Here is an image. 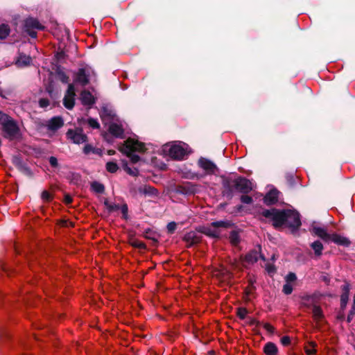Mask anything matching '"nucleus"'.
Instances as JSON below:
<instances>
[{"label":"nucleus","instance_id":"nucleus-48","mask_svg":"<svg viewBox=\"0 0 355 355\" xmlns=\"http://www.w3.org/2000/svg\"><path fill=\"white\" fill-rule=\"evenodd\" d=\"M266 269L268 271V272L270 274L273 273L275 271V267L272 264H267Z\"/></svg>","mask_w":355,"mask_h":355},{"label":"nucleus","instance_id":"nucleus-18","mask_svg":"<svg viewBox=\"0 0 355 355\" xmlns=\"http://www.w3.org/2000/svg\"><path fill=\"white\" fill-rule=\"evenodd\" d=\"M329 241L340 245L349 246L350 245V241L347 238L337 234H331Z\"/></svg>","mask_w":355,"mask_h":355},{"label":"nucleus","instance_id":"nucleus-55","mask_svg":"<svg viewBox=\"0 0 355 355\" xmlns=\"http://www.w3.org/2000/svg\"><path fill=\"white\" fill-rule=\"evenodd\" d=\"M45 196H46V201L49 200L51 198V195L49 194V193L47 191H46Z\"/></svg>","mask_w":355,"mask_h":355},{"label":"nucleus","instance_id":"nucleus-13","mask_svg":"<svg viewBox=\"0 0 355 355\" xmlns=\"http://www.w3.org/2000/svg\"><path fill=\"white\" fill-rule=\"evenodd\" d=\"M214 276L221 282H228L232 277V273L225 267L221 266L214 272Z\"/></svg>","mask_w":355,"mask_h":355},{"label":"nucleus","instance_id":"nucleus-51","mask_svg":"<svg viewBox=\"0 0 355 355\" xmlns=\"http://www.w3.org/2000/svg\"><path fill=\"white\" fill-rule=\"evenodd\" d=\"M250 288H249L248 289V291H246L247 292V294L248 295L252 291V289L254 288L253 287V284H254V281H252V279L250 280Z\"/></svg>","mask_w":355,"mask_h":355},{"label":"nucleus","instance_id":"nucleus-47","mask_svg":"<svg viewBox=\"0 0 355 355\" xmlns=\"http://www.w3.org/2000/svg\"><path fill=\"white\" fill-rule=\"evenodd\" d=\"M281 342L283 345H288L290 343L291 340L288 336H284L282 338Z\"/></svg>","mask_w":355,"mask_h":355},{"label":"nucleus","instance_id":"nucleus-5","mask_svg":"<svg viewBox=\"0 0 355 355\" xmlns=\"http://www.w3.org/2000/svg\"><path fill=\"white\" fill-rule=\"evenodd\" d=\"M231 223L227 220H219L213 222L208 227H204L202 232L211 237H218L220 236V228H227L231 226Z\"/></svg>","mask_w":355,"mask_h":355},{"label":"nucleus","instance_id":"nucleus-16","mask_svg":"<svg viewBox=\"0 0 355 355\" xmlns=\"http://www.w3.org/2000/svg\"><path fill=\"white\" fill-rule=\"evenodd\" d=\"M200 240L198 234L193 231L187 233L184 236V241L187 243L188 246H191L198 243Z\"/></svg>","mask_w":355,"mask_h":355},{"label":"nucleus","instance_id":"nucleus-34","mask_svg":"<svg viewBox=\"0 0 355 355\" xmlns=\"http://www.w3.org/2000/svg\"><path fill=\"white\" fill-rule=\"evenodd\" d=\"M316 343H314V342H310L309 343V346H307L305 349V351H306V353L309 355H313L315 354L316 352V350H315V347H316Z\"/></svg>","mask_w":355,"mask_h":355},{"label":"nucleus","instance_id":"nucleus-8","mask_svg":"<svg viewBox=\"0 0 355 355\" xmlns=\"http://www.w3.org/2000/svg\"><path fill=\"white\" fill-rule=\"evenodd\" d=\"M42 27L40 26L39 21L33 17H29L25 19L24 24V30L31 37L34 38L37 35L35 29H42Z\"/></svg>","mask_w":355,"mask_h":355},{"label":"nucleus","instance_id":"nucleus-28","mask_svg":"<svg viewBox=\"0 0 355 355\" xmlns=\"http://www.w3.org/2000/svg\"><path fill=\"white\" fill-rule=\"evenodd\" d=\"M259 257L261 256L257 251H252L246 255L245 259L249 263H254L258 261Z\"/></svg>","mask_w":355,"mask_h":355},{"label":"nucleus","instance_id":"nucleus-23","mask_svg":"<svg viewBox=\"0 0 355 355\" xmlns=\"http://www.w3.org/2000/svg\"><path fill=\"white\" fill-rule=\"evenodd\" d=\"M80 100L83 105H91L94 103V98L92 94L87 91H83L80 94Z\"/></svg>","mask_w":355,"mask_h":355},{"label":"nucleus","instance_id":"nucleus-29","mask_svg":"<svg viewBox=\"0 0 355 355\" xmlns=\"http://www.w3.org/2000/svg\"><path fill=\"white\" fill-rule=\"evenodd\" d=\"M55 77L56 79L60 80L61 82L64 83H67L68 82V76L65 74V73L60 69H58L55 73Z\"/></svg>","mask_w":355,"mask_h":355},{"label":"nucleus","instance_id":"nucleus-19","mask_svg":"<svg viewBox=\"0 0 355 355\" xmlns=\"http://www.w3.org/2000/svg\"><path fill=\"white\" fill-rule=\"evenodd\" d=\"M279 191L276 189L270 190L264 197V202L266 205L275 204L278 200Z\"/></svg>","mask_w":355,"mask_h":355},{"label":"nucleus","instance_id":"nucleus-32","mask_svg":"<svg viewBox=\"0 0 355 355\" xmlns=\"http://www.w3.org/2000/svg\"><path fill=\"white\" fill-rule=\"evenodd\" d=\"M92 189L96 193H101L104 191L105 187L102 184L94 182L92 184Z\"/></svg>","mask_w":355,"mask_h":355},{"label":"nucleus","instance_id":"nucleus-26","mask_svg":"<svg viewBox=\"0 0 355 355\" xmlns=\"http://www.w3.org/2000/svg\"><path fill=\"white\" fill-rule=\"evenodd\" d=\"M77 80L83 85H86L89 82L87 75L86 74L85 69H80L78 73Z\"/></svg>","mask_w":355,"mask_h":355},{"label":"nucleus","instance_id":"nucleus-52","mask_svg":"<svg viewBox=\"0 0 355 355\" xmlns=\"http://www.w3.org/2000/svg\"><path fill=\"white\" fill-rule=\"evenodd\" d=\"M64 202L67 204H70L72 202V199L69 196H66L64 198Z\"/></svg>","mask_w":355,"mask_h":355},{"label":"nucleus","instance_id":"nucleus-56","mask_svg":"<svg viewBox=\"0 0 355 355\" xmlns=\"http://www.w3.org/2000/svg\"><path fill=\"white\" fill-rule=\"evenodd\" d=\"M63 55H64V54H63V53H62V52H61V53H58L57 54L58 59H60V58H62L63 57Z\"/></svg>","mask_w":355,"mask_h":355},{"label":"nucleus","instance_id":"nucleus-17","mask_svg":"<svg viewBox=\"0 0 355 355\" xmlns=\"http://www.w3.org/2000/svg\"><path fill=\"white\" fill-rule=\"evenodd\" d=\"M109 131L116 137H122L124 132L122 125L116 123H110L109 125Z\"/></svg>","mask_w":355,"mask_h":355},{"label":"nucleus","instance_id":"nucleus-2","mask_svg":"<svg viewBox=\"0 0 355 355\" xmlns=\"http://www.w3.org/2000/svg\"><path fill=\"white\" fill-rule=\"evenodd\" d=\"M120 150L126 154L133 163H136L139 160V157L135 155V152H144L146 146L144 143L139 142L135 139H128L120 147Z\"/></svg>","mask_w":355,"mask_h":355},{"label":"nucleus","instance_id":"nucleus-31","mask_svg":"<svg viewBox=\"0 0 355 355\" xmlns=\"http://www.w3.org/2000/svg\"><path fill=\"white\" fill-rule=\"evenodd\" d=\"M10 33V28L6 24L0 25V39H5Z\"/></svg>","mask_w":355,"mask_h":355},{"label":"nucleus","instance_id":"nucleus-20","mask_svg":"<svg viewBox=\"0 0 355 355\" xmlns=\"http://www.w3.org/2000/svg\"><path fill=\"white\" fill-rule=\"evenodd\" d=\"M343 293L340 296V306L342 309L345 308L348 299H349V284L348 283H345L342 287Z\"/></svg>","mask_w":355,"mask_h":355},{"label":"nucleus","instance_id":"nucleus-9","mask_svg":"<svg viewBox=\"0 0 355 355\" xmlns=\"http://www.w3.org/2000/svg\"><path fill=\"white\" fill-rule=\"evenodd\" d=\"M75 89L73 85L69 84L63 99V103L66 108L72 109L75 103Z\"/></svg>","mask_w":355,"mask_h":355},{"label":"nucleus","instance_id":"nucleus-4","mask_svg":"<svg viewBox=\"0 0 355 355\" xmlns=\"http://www.w3.org/2000/svg\"><path fill=\"white\" fill-rule=\"evenodd\" d=\"M5 137L9 139H17L19 137V129L16 123L7 115V119L1 123Z\"/></svg>","mask_w":355,"mask_h":355},{"label":"nucleus","instance_id":"nucleus-27","mask_svg":"<svg viewBox=\"0 0 355 355\" xmlns=\"http://www.w3.org/2000/svg\"><path fill=\"white\" fill-rule=\"evenodd\" d=\"M311 248L314 250L316 256H320L323 250V245L319 241H314L311 245Z\"/></svg>","mask_w":355,"mask_h":355},{"label":"nucleus","instance_id":"nucleus-7","mask_svg":"<svg viewBox=\"0 0 355 355\" xmlns=\"http://www.w3.org/2000/svg\"><path fill=\"white\" fill-rule=\"evenodd\" d=\"M67 139L72 141L74 144H80L87 141V135L83 132L81 128L69 129L67 132Z\"/></svg>","mask_w":355,"mask_h":355},{"label":"nucleus","instance_id":"nucleus-30","mask_svg":"<svg viewBox=\"0 0 355 355\" xmlns=\"http://www.w3.org/2000/svg\"><path fill=\"white\" fill-rule=\"evenodd\" d=\"M230 241L232 245H236L240 241L239 232L236 231H232L230 234Z\"/></svg>","mask_w":355,"mask_h":355},{"label":"nucleus","instance_id":"nucleus-21","mask_svg":"<svg viewBox=\"0 0 355 355\" xmlns=\"http://www.w3.org/2000/svg\"><path fill=\"white\" fill-rule=\"evenodd\" d=\"M31 58L30 56L20 53L15 61V64L18 67H25L30 64Z\"/></svg>","mask_w":355,"mask_h":355},{"label":"nucleus","instance_id":"nucleus-54","mask_svg":"<svg viewBox=\"0 0 355 355\" xmlns=\"http://www.w3.org/2000/svg\"><path fill=\"white\" fill-rule=\"evenodd\" d=\"M39 103L41 107H44V98H40Z\"/></svg>","mask_w":355,"mask_h":355},{"label":"nucleus","instance_id":"nucleus-38","mask_svg":"<svg viewBox=\"0 0 355 355\" xmlns=\"http://www.w3.org/2000/svg\"><path fill=\"white\" fill-rule=\"evenodd\" d=\"M124 170L130 175L137 176L139 174V171L136 168H130L128 166H124Z\"/></svg>","mask_w":355,"mask_h":355},{"label":"nucleus","instance_id":"nucleus-6","mask_svg":"<svg viewBox=\"0 0 355 355\" xmlns=\"http://www.w3.org/2000/svg\"><path fill=\"white\" fill-rule=\"evenodd\" d=\"M234 189L240 193H248L253 189V184L249 180L239 177L234 179Z\"/></svg>","mask_w":355,"mask_h":355},{"label":"nucleus","instance_id":"nucleus-58","mask_svg":"<svg viewBox=\"0 0 355 355\" xmlns=\"http://www.w3.org/2000/svg\"><path fill=\"white\" fill-rule=\"evenodd\" d=\"M49 105V103H47V101H46V104H45V106L47 107V105Z\"/></svg>","mask_w":355,"mask_h":355},{"label":"nucleus","instance_id":"nucleus-24","mask_svg":"<svg viewBox=\"0 0 355 355\" xmlns=\"http://www.w3.org/2000/svg\"><path fill=\"white\" fill-rule=\"evenodd\" d=\"M264 353L266 355H277L278 349L273 343H267L263 347Z\"/></svg>","mask_w":355,"mask_h":355},{"label":"nucleus","instance_id":"nucleus-45","mask_svg":"<svg viewBox=\"0 0 355 355\" xmlns=\"http://www.w3.org/2000/svg\"><path fill=\"white\" fill-rule=\"evenodd\" d=\"M176 229V223L175 222H171L167 225V230L170 233H173Z\"/></svg>","mask_w":355,"mask_h":355},{"label":"nucleus","instance_id":"nucleus-33","mask_svg":"<svg viewBox=\"0 0 355 355\" xmlns=\"http://www.w3.org/2000/svg\"><path fill=\"white\" fill-rule=\"evenodd\" d=\"M104 204L106 206L107 209L109 210V211H114L119 210L120 208V206L119 205L110 202L107 200H105Z\"/></svg>","mask_w":355,"mask_h":355},{"label":"nucleus","instance_id":"nucleus-49","mask_svg":"<svg viewBox=\"0 0 355 355\" xmlns=\"http://www.w3.org/2000/svg\"><path fill=\"white\" fill-rule=\"evenodd\" d=\"M119 209L121 210L124 217L126 218L128 214V206L126 205H123L121 207H120Z\"/></svg>","mask_w":355,"mask_h":355},{"label":"nucleus","instance_id":"nucleus-15","mask_svg":"<svg viewBox=\"0 0 355 355\" xmlns=\"http://www.w3.org/2000/svg\"><path fill=\"white\" fill-rule=\"evenodd\" d=\"M312 231L314 234H315L324 241H329L331 234L327 233V230L325 228L317 225H313Z\"/></svg>","mask_w":355,"mask_h":355},{"label":"nucleus","instance_id":"nucleus-43","mask_svg":"<svg viewBox=\"0 0 355 355\" xmlns=\"http://www.w3.org/2000/svg\"><path fill=\"white\" fill-rule=\"evenodd\" d=\"M49 162L50 165L53 168H58V159L55 157H51L49 159Z\"/></svg>","mask_w":355,"mask_h":355},{"label":"nucleus","instance_id":"nucleus-46","mask_svg":"<svg viewBox=\"0 0 355 355\" xmlns=\"http://www.w3.org/2000/svg\"><path fill=\"white\" fill-rule=\"evenodd\" d=\"M263 328L269 333H273L274 331V327L268 324V323H264L263 324Z\"/></svg>","mask_w":355,"mask_h":355},{"label":"nucleus","instance_id":"nucleus-22","mask_svg":"<svg viewBox=\"0 0 355 355\" xmlns=\"http://www.w3.org/2000/svg\"><path fill=\"white\" fill-rule=\"evenodd\" d=\"M198 191V186L192 183H187L182 187L181 192L185 195L194 194Z\"/></svg>","mask_w":355,"mask_h":355},{"label":"nucleus","instance_id":"nucleus-36","mask_svg":"<svg viewBox=\"0 0 355 355\" xmlns=\"http://www.w3.org/2000/svg\"><path fill=\"white\" fill-rule=\"evenodd\" d=\"M118 168V165L115 162H109L106 164V169L110 173H115Z\"/></svg>","mask_w":355,"mask_h":355},{"label":"nucleus","instance_id":"nucleus-1","mask_svg":"<svg viewBox=\"0 0 355 355\" xmlns=\"http://www.w3.org/2000/svg\"><path fill=\"white\" fill-rule=\"evenodd\" d=\"M262 215L266 218H271L276 228L285 225L293 232L301 225L300 214L295 211L265 209L262 211Z\"/></svg>","mask_w":355,"mask_h":355},{"label":"nucleus","instance_id":"nucleus-57","mask_svg":"<svg viewBox=\"0 0 355 355\" xmlns=\"http://www.w3.org/2000/svg\"><path fill=\"white\" fill-rule=\"evenodd\" d=\"M41 198L44 200V191L41 193Z\"/></svg>","mask_w":355,"mask_h":355},{"label":"nucleus","instance_id":"nucleus-40","mask_svg":"<svg viewBox=\"0 0 355 355\" xmlns=\"http://www.w3.org/2000/svg\"><path fill=\"white\" fill-rule=\"evenodd\" d=\"M248 313L246 309L240 307L237 310V315L241 319H244Z\"/></svg>","mask_w":355,"mask_h":355},{"label":"nucleus","instance_id":"nucleus-11","mask_svg":"<svg viewBox=\"0 0 355 355\" xmlns=\"http://www.w3.org/2000/svg\"><path fill=\"white\" fill-rule=\"evenodd\" d=\"M100 116L102 121L105 123H110L114 119L115 114L108 106H103L100 111Z\"/></svg>","mask_w":355,"mask_h":355},{"label":"nucleus","instance_id":"nucleus-39","mask_svg":"<svg viewBox=\"0 0 355 355\" xmlns=\"http://www.w3.org/2000/svg\"><path fill=\"white\" fill-rule=\"evenodd\" d=\"M297 279L296 275L293 272H289L285 277V280L286 283L293 284Z\"/></svg>","mask_w":355,"mask_h":355},{"label":"nucleus","instance_id":"nucleus-12","mask_svg":"<svg viewBox=\"0 0 355 355\" xmlns=\"http://www.w3.org/2000/svg\"><path fill=\"white\" fill-rule=\"evenodd\" d=\"M198 164L207 174H213L216 169V166L212 162L205 158H200L198 160Z\"/></svg>","mask_w":355,"mask_h":355},{"label":"nucleus","instance_id":"nucleus-60","mask_svg":"<svg viewBox=\"0 0 355 355\" xmlns=\"http://www.w3.org/2000/svg\"><path fill=\"white\" fill-rule=\"evenodd\" d=\"M252 323H257L256 320H253Z\"/></svg>","mask_w":355,"mask_h":355},{"label":"nucleus","instance_id":"nucleus-14","mask_svg":"<svg viewBox=\"0 0 355 355\" xmlns=\"http://www.w3.org/2000/svg\"><path fill=\"white\" fill-rule=\"evenodd\" d=\"M64 124L63 119L60 116H54L50 119L48 122L47 126L48 130L51 131H56L61 128Z\"/></svg>","mask_w":355,"mask_h":355},{"label":"nucleus","instance_id":"nucleus-44","mask_svg":"<svg viewBox=\"0 0 355 355\" xmlns=\"http://www.w3.org/2000/svg\"><path fill=\"white\" fill-rule=\"evenodd\" d=\"M241 201L244 204H251L252 202V198L250 196L243 195L241 197Z\"/></svg>","mask_w":355,"mask_h":355},{"label":"nucleus","instance_id":"nucleus-59","mask_svg":"<svg viewBox=\"0 0 355 355\" xmlns=\"http://www.w3.org/2000/svg\"><path fill=\"white\" fill-rule=\"evenodd\" d=\"M109 154H110V155H112V152L109 151Z\"/></svg>","mask_w":355,"mask_h":355},{"label":"nucleus","instance_id":"nucleus-10","mask_svg":"<svg viewBox=\"0 0 355 355\" xmlns=\"http://www.w3.org/2000/svg\"><path fill=\"white\" fill-rule=\"evenodd\" d=\"M223 187L224 188L223 195L229 198H232L234 189V179L225 178L223 180Z\"/></svg>","mask_w":355,"mask_h":355},{"label":"nucleus","instance_id":"nucleus-3","mask_svg":"<svg viewBox=\"0 0 355 355\" xmlns=\"http://www.w3.org/2000/svg\"><path fill=\"white\" fill-rule=\"evenodd\" d=\"M164 154L174 159H181L187 154V145L182 142L165 144L162 147Z\"/></svg>","mask_w":355,"mask_h":355},{"label":"nucleus","instance_id":"nucleus-25","mask_svg":"<svg viewBox=\"0 0 355 355\" xmlns=\"http://www.w3.org/2000/svg\"><path fill=\"white\" fill-rule=\"evenodd\" d=\"M313 316L315 321L319 324L323 318V313L320 307L314 306L313 308Z\"/></svg>","mask_w":355,"mask_h":355},{"label":"nucleus","instance_id":"nucleus-35","mask_svg":"<svg viewBox=\"0 0 355 355\" xmlns=\"http://www.w3.org/2000/svg\"><path fill=\"white\" fill-rule=\"evenodd\" d=\"M142 191L145 194L150 196H156L157 194V191L155 188L150 186H145Z\"/></svg>","mask_w":355,"mask_h":355},{"label":"nucleus","instance_id":"nucleus-41","mask_svg":"<svg viewBox=\"0 0 355 355\" xmlns=\"http://www.w3.org/2000/svg\"><path fill=\"white\" fill-rule=\"evenodd\" d=\"M88 124L90 127L92 128H98L100 127V125L96 119L89 118L88 119Z\"/></svg>","mask_w":355,"mask_h":355},{"label":"nucleus","instance_id":"nucleus-50","mask_svg":"<svg viewBox=\"0 0 355 355\" xmlns=\"http://www.w3.org/2000/svg\"><path fill=\"white\" fill-rule=\"evenodd\" d=\"M93 148L90 145H85L83 148V152L85 154H89L91 151H92Z\"/></svg>","mask_w":355,"mask_h":355},{"label":"nucleus","instance_id":"nucleus-37","mask_svg":"<svg viewBox=\"0 0 355 355\" xmlns=\"http://www.w3.org/2000/svg\"><path fill=\"white\" fill-rule=\"evenodd\" d=\"M293 290V284L290 283H286L284 285L282 291L286 295H290Z\"/></svg>","mask_w":355,"mask_h":355},{"label":"nucleus","instance_id":"nucleus-42","mask_svg":"<svg viewBox=\"0 0 355 355\" xmlns=\"http://www.w3.org/2000/svg\"><path fill=\"white\" fill-rule=\"evenodd\" d=\"M355 313V296L354 297V303H353V305H352V310L350 311V313L347 316V322H350L351 320H352V318L354 316Z\"/></svg>","mask_w":355,"mask_h":355},{"label":"nucleus","instance_id":"nucleus-53","mask_svg":"<svg viewBox=\"0 0 355 355\" xmlns=\"http://www.w3.org/2000/svg\"><path fill=\"white\" fill-rule=\"evenodd\" d=\"M133 245L139 248H144V247H145L144 244L141 242H137V243H134Z\"/></svg>","mask_w":355,"mask_h":355}]
</instances>
